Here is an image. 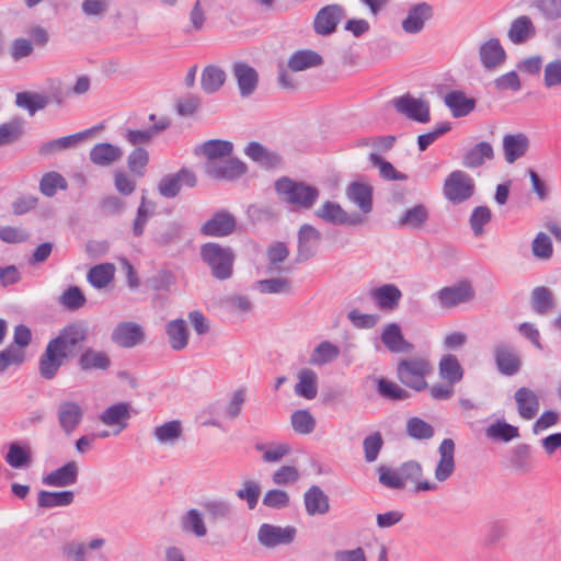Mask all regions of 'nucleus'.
<instances>
[{
    "label": "nucleus",
    "instance_id": "obj_2",
    "mask_svg": "<svg viewBox=\"0 0 561 561\" xmlns=\"http://www.w3.org/2000/svg\"><path fill=\"white\" fill-rule=\"evenodd\" d=\"M274 188L282 202L299 209L312 208L320 195V191L316 186L294 181L288 176L277 179Z\"/></svg>",
    "mask_w": 561,
    "mask_h": 561
},
{
    "label": "nucleus",
    "instance_id": "obj_14",
    "mask_svg": "<svg viewBox=\"0 0 561 561\" xmlns=\"http://www.w3.org/2000/svg\"><path fill=\"white\" fill-rule=\"evenodd\" d=\"M321 237V232L311 225L304 224L299 228L297 263L306 262L316 255Z\"/></svg>",
    "mask_w": 561,
    "mask_h": 561
},
{
    "label": "nucleus",
    "instance_id": "obj_7",
    "mask_svg": "<svg viewBox=\"0 0 561 561\" xmlns=\"http://www.w3.org/2000/svg\"><path fill=\"white\" fill-rule=\"evenodd\" d=\"M344 15L345 10L341 4L334 3L321 8L313 20L314 33L321 36L333 34Z\"/></svg>",
    "mask_w": 561,
    "mask_h": 561
},
{
    "label": "nucleus",
    "instance_id": "obj_58",
    "mask_svg": "<svg viewBox=\"0 0 561 561\" xmlns=\"http://www.w3.org/2000/svg\"><path fill=\"white\" fill-rule=\"evenodd\" d=\"M148 162L149 152L144 147L133 149L127 157V167L129 171L137 176L145 175Z\"/></svg>",
    "mask_w": 561,
    "mask_h": 561
},
{
    "label": "nucleus",
    "instance_id": "obj_9",
    "mask_svg": "<svg viewBox=\"0 0 561 561\" xmlns=\"http://www.w3.org/2000/svg\"><path fill=\"white\" fill-rule=\"evenodd\" d=\"M296 528L293 526H275L262 524L257 531V540L265 548H275L280 545H289L294 541Z\"/></svg>",
    "mask_w": 561,
    "mask_h": 561
},
{
    "label": "nucleus",
    "instance_id": "obj_46",
    "mask_svg": "<svg viewBox=\"0 0 561 561\" xmlns=\"http://www.w3.org/2000/svg\"><path fill=\"white\" fill-rule=\"evenodd\" d=\"M530 305L537 314H547L556 305L552 291L546 286L535 287L530 295Z\"/></svg>",
    "mask_w": 561,
    "mask_h": 561
},
{
    "label": "nucleus",
    "instance_id": "obj_41",
    "mask_svg": "<svg viewBox=\"0 0 561 561\" xmlns=\"http://www.w3.org/2000/svg\"><path fill=\"white\" fill-rule=\"evenodd\" d=\"M165 332L172 350L181 351L187 346L188 329L183 319L171 320L165 325Z\"/></svg>",
    "mask_w": 561,
    "mask_h": 561
},
{
    "label": "nucleus",
    "instance_id": "obj_13",
    "mask_svg": "<svg viewBox=\"0 0 561 561\" xmlns=\"http://www.w3.org/2000/svg\"><path fill=\"white\" fill-rule=\"evenodd\" d=\"M436 295L439 305L449 309L473 299L474 290L469 282L462 280L457 285L443 287Z\"/></svg>",
    "mask_w": 561,
    "mask_h": 561
},
{
    "label": "nucleus",
    "instance_id": "obj_21",
    "mask_svg": "<svg viewBox=\"0 0 561 561\" xmlns=\"http://www.w3.org/2000/svg\"><path fill=\"white\" fill-rule=\"evenodd\" d=\"M232 72L237 80L240 95L242 98L252 95L259 84L257 71L244 61H237L233 64Z\"/></svg>",
    "mask_w": 561,
    "mask_h": 561
},
{
    "label": "nucleus",
    "instance_id": "obj_64",
    "mask_svg": "<svg viewBox=\"0 0 561 561\" xmlns=\"http://www.w3.org/2000/svg\"><path fill=\"white\" fill-rule=\"evenodd\" d=\"M543 85L547 89L561 87V58H556L545 65Z\"/></svg>",
    "mask_w": 561,
    "mask_h": 561
},
{
    "label": "nucleus",
    "instance_id": "obj_60",
    "mask_svg": "<svg viewBox=\"0 0 561 561\" xmlns=\"http://www.w3.org/2000/svg\"><path fill=\"white\" fill-rule=\"evenodd\" d=\"M377 391L382 398L392 401H401L410 397L405 389L385 378L378 379Z\"/></svg>",
    "mask_w": 561,
    "mask_h": 561
},
{
    "label": "nucleus",
    "instance_id": "obj_48",
    "mask_svg": "<svg viewBox=\"0 0 561 561\" xmlns=\"http://www.w3.org/2000/svg\"><path fill=\"white\" fill-rule=\"evenodd\" d=\"M182 530L201 538L207 535V527L203 514L196 510H188L181 519Z\"/></svg>",
    "mask_w": 561,
    "mask_h": 561
},
{
    "label": "nucleus",
    "instance_id": "obj_42",
    "mask_svg": "<svg viewBox=\"0 0 561 561\" xmlns=\"http://www.w3.org/2000/svg\"><path fill=\"white\" fill-rule=\"evenodd\" d=\"M318 376L309 368H304L298 373V382L295 386V393L307 400H312L318 393Z\"/></svg>",
    "mask_w": 561,
    "mask_h": 561
},
{
    "label": "nucleus",
    "instance_id": "obj_18",
    "mask_svg": "<svg viewBox=\"0 0 561 561\" xmlns=\"http://www.w3.org/2000/svg\"><path fill=\"white\" fill-rule=\"evenodd\" d=\"M439 460L434 476L438 482L447 481L455 472V443L451 438H444L438 447Z\"/></svg>",
    "mask_w": 561,
    "mask_h": 561
},
{
    "label": "nucleus",
    "instance_id": "obj_25",
    "mask_svg": "<svg viewBox=\"0 0 561 561\" xmlns=\"http://www.w3.org/2000/svg\"><path fill=\"white\" fill-rule=\"evenodd\" d=\"M480 61L484 69L494 70L506 59V51L497 38H490L479 48Z\"/></svg>",
    "mask_w": 561,
    "mask_h": 561
},
{
    "label": "nucleus",
    "instance_id": "obj_35",
    "mask_svg": "<svg viewBox=\"0 0 561 561\" xmlns=\"http://www.w3.org/2000/svg\"><path fill=\"white\" fill-rule=\"evenodd\" d=\"M444 102L455 118L465 117L476 108V100L467 98L462 91L447 93Z\"/></svg>",
    "mask_w": 561,
    "mask_h": 561
},
{
    "label": "nucleus",
    "instance_id": "obj_22",
    "mask_svg": "<svg viewBox=\"0 0 561 561\" xmlns=\"http://www.w3.org/2000/svg\"><path fill=\"white\" fill-rule=\"evenodd\" d=\"M432 16L433 8L431 4L426 2L417 3L409 9L407 18L402 21V28L408 34H417Z\"/></svg>",
    "mask_w": 561,
    "mask_h": 561
},
{
    "label": "nucleus",
    "instance_id": "obj_37",
    "mask_svg": "<svg viewBox=\"0 0 561 561\" xmlns=\"http://www.w3.org/2000/svg\"><path fill=\"white\" fill-rule=\"evenodd\" d=\"M78 366L83 371L93 369L106 370L111 366V358L103 351H96L92 347H87L82 351L78 358Z\"/></svg>",
    "mask_w": 561,
    "mask_h": 561
},
{
    "label": "nucleus",
    "instance_id": "obj_50",
    "mask_svg": "<svg viewBox=\"0 0 561 561\" xmlns=\"http://www.w3.org/2000/svg\"><path fill=\"white\" fill-rule=\"evenodd\" d=\"M114 265L111 263L98 264L88 272L87 279L94 288L106 287L114 278Z\"/></svg>",
    "mask_w": 561,
    "mask_h": 561
},
{
    "label": "nucleus",
    "instance_id": "obj_3",
    "mask_svg": "<svg viewBox=\"0 0 561 561\" xmlns=\"http://www.w3.org/2000/svg\"><path fill=\"white\" fill-rule=\"evenodd\" d=\"M199 253L214 278L226 280L232 276L236 255L230 247L207 242L201 247Z\"/></svg>",
    "mask_w": 561,
    "mask_h": 561
},
{
    "label": "nucleus",
    "instance_id": "obj_45",
    "mask_svg": "<svg viewBox=\"0 0 561 561\" xmlns=\"http://www.w3.org/2000/svg\"><path fill=\"white\" fill-rule=\"evenodd\" d=\"M183 434L181 421L172 420L158 425L153 430L154 438L162 445H174Z\"/></svg>",
    "mask_w": 561,
    "mask_h": 561
},
{
    "label": "nucleus",
    "instance_id": "obj_20",
    "mask_svg": "<svg viewBox=\"0 0 561 561\" xmlns=\"http://www.w3.org/2000/svg\"><path fill=\"white\" fill-rule=\"evenodd\" d=\"M78 463L71 460L44 476L42 481L45 485L48 486L66 488L76 484L78 481Z\"/></svg>",
    "mask_w": 561,
    "mask_h": 561
},
{
    "label": "nucleus",
    "instance_id": "obj_23",
    "mask_svg": "<svg viewBox=\"0 0 561 561\" xmlns=\"http://www.w3.org/2000/svg\"><path fill=\"white\" fill-rule=\"evenodd\" d=\"M503 153L507 163H514L526 154L530 140L524 133L506 134L503 137Z\"/></svg>",
    "mask_w": 561,
    "mask_h": 561
},
{
    "label": "nucleus",
    "instance_id": "obj_11",
    "mask_svg": "<svg viewBox=\"0 0 561 561\" xmlns=\"http://www.w3.org/2000/svg\"><path fill=\"white\" fill-rule=\"evenodd\" d=\"M237 226L234 216L226 209L215 213L201 227V233L206 237H227L231 234Z\"/></svg>",
    "mask_w": 561,
    "mask_h": 561
},
{
    "label": "nucleus",
    "instance_id": "obj_49",
    "mask_svg": "<svg viewBox=\"0 0 561 561\" xmlns=\"http://www.w3.org/2000/svg\"><path fill=\"white\" fill-rule=\"evenodd\" d=\"M340 355V348L329 341H322L312 351L309 364L323 366L335 360Z\"/></svg>",
    "mask_w": 561,
    "mask_h": 561
},
{
    "label": "nucleus",
    "instance_id": "obj_54",
    "mask_svg": "<svg viewBox=\"0 0 561 561\" xmlns=\"http://www.w3.org/2000/svg\"><path fill=\"white\" fill-rule=\"evenodd\" d=\"M345 210L339 203L327 201L316 210V216L325 222L342 226Z\"/></svg>",
    "mask_w": 561,
    "mask_h": 561
},
{
    "label": "nucleus",
    "instance_id": "obj_1",
    "mask_svg": "<svg viewBox=\"0 0 561 561\" xmlns=\"http://www.w3.org/2000/svg\"><path fill=\"white\" fill-rule=\"evenodd\" d=\"M88 339V328L81 322H72L59 330L50 339L38 360L41 377L51 380L65 362L75 354L77 346Z\"/></svg>",
    "mask_w": 561,
    "mask_h": 561
},
{
    "label": "nucleus",
    "instance_id": "obj_44",
    "mask_svg": "<svg viewBox=\"0 0 561 561\" xmlns=\"http://www.w3.org/2000/svg\"><path fill=\"white\" fill-rule=\"evenodd\" d=\"M233 150L231 141L221 139H210L202 144L196 153L205 156L209 161L213 162L224 157H229Z\"/></svg>",
    "mask_w": 561,
    "mask_h": 561
},
{
    "label": "nucleus",
    "instance_id": "obj_28",
    "mask_svg": "<svg viewBox=\"0 0 561 561\" xmlns=\"http://www.w3.org/2000/svg\"><path fill=\"white\" fill-rule=\"evenodd\" d=\"M131 417V405L129 402H117L107 407L101 414L100 421L107 426L118 425L115 434L127 427L128 420Z\"/></svg>",
    "mask_w": 561,
    "mask_h": 561
},
{
    "label": "nucleus",
    "instance_id": "obj_63",
    "mask_svg": "<svg viewBox=\"0 0 561 561\" xmlns=\"http://www.w3.org/2000/svg\"><path fill=\"white\" fill-rule=\"evenodd\" d=\"M59 304L67 310L75 311L84 306L87 299L78 286H69L59 297Z\"/></svg>",
    "mask_w": 561,
    "mask_h": 561
},
{
    "label": "nucleus",
    "instance_id": "obj_47",
    "mask_svg": "<svg viewBox=\"0 0 561 561\" xmlns=\"http://www.w3.org/2000/svg\"><path fill=\"white\" fill-rule=\"evenodd\" d=\"M226 81L225 71L218 66H206L202 72L201 85L204 92L211 94L217 92Z\"/></svg>",
    "mask_w": 561,
    "mask_h": 561
},
{
    "label": "nucleus",
    "instance_id": "obj_43",
    "mask_svg": "<svg viewBox=\"0 0 561 561\" xmlns=\"http://www.w3.org/2000/svg\"><path fill=\"white\" fill-rule=\"evenodd\" d=\"M322 64L321 55L310 49L295 51L288 59V68L293 71H304Z\"/></svg>",
    "mask_w": 561,
    "mask_h": 561
},
{
    "label": "nucleus",
    "instance_id": "obj_19",
    "mask_svg": "<svg viewBox=\"0 0 561 561\" xmlns=\"http://www.w3.org/2000/svg\"><path fill=\"white\" fill-rule=\"evenodd\" d=\"M57 419L60 428L70 436L82 422L83 410L75 401H62L57 409Z\"/></svg>",
    "mask_w": 561,
    "mask_h": 561
},
{
    "label": "nucleus",
    "instance_id": "obj_53",
    "mask_svg": "<svg viewBox=\"0 0 561 561\" xmlns=\"http://www.w3.org/2000/svg\"><path fill=\"white\" fill-rule=\"evenodd\" d=\"M67 187L66 179L55 171L45 173L39 181V191L47 197H53L56 195L57 190H66Z\"/></svg>",
    "mask_w": 561,
    "mask_h": 561
},
{
    "label": "nucleus",
    "instance_id": "obj_30",
    "mask_svg": "<svg viewBox=\"0 0 561 561\" xmlns=\"http://www.w3.org/2000/svg\"><path fill=\"white\" fill-rule=\"evenodd\" d=\"M514 399L520 417L531 420L537 415L540 407L539 398L530 388H518Z\"/></svg>",
    "mask_w": 561,
    "mask_h": 561
},
{
    "label": "nucleus",
    "instance_id": "obj_8",
    "mask_svg": "<svg viewBox=\"0 0 561 561\" xmlns=\"http://www.w3.org/2000/svg\"><path fill=\"white\" fill-rule=\"evenodd\" d=\"M393 107L408 118L419 123H427L431 119L430 105L426 101L415 99L410 94L394 98L391 101Z\"/></svg>",
    "mask_w": 561,
    "mask_h": 561
},
{
    "label": "nucleus",
    "instance_id": "obj_61",
    "mask_svg": "<svg viewBox=\"0 0 561 561\" xmlns=\"http://www.w3.org/2000/svg\"><path fill=\"white\" fill-rule=\"evenodd\" d=\"M294 431L298 434H310L316 427V420L308 410H297L290 416Z\"/></svg>",
    "mask_w": 561,
    "mask_h": 561
},
{
    "label": "nucleus",
    "instance_id": "obj_24",
    "mask_svg": "<svg viewBox=\"0 0 561 561\" xmlns=\"http://www.w3.org/2000/svg\"><path fill=\"white\" fill-rule=\"evenodd\" d=\"M111 339L118 346L129 348L142 342L144 331L137 323L122 322L114 329Z\"/></svg>",
    "mask_w": 561,
    "mask_h": 561
},
{
    "label": "nucleus",
    "instance_id": "obj_36",
    "mask_svg": "<svg viewBox=\"0 0 561 561\" xmlns=\"http://www.w3.org/2000/svg\"><path fill=\"white\" fill-rule=\"evenodd\" d=\"M493 158L494 150L492 145L488 141H481L465 152L461 163L465 168L476 169Z\"/></svg>",
    "mask_w": 561,
    "mask_h": 561
},
{
    "label": "nucleus",
    "instance_id": "obj_56",
    "mask_svg": "<svg viewBox=\"0 0 561 561\" xmlns=\"http://www.w3.org/2000/svg\"><path fill=\"white\" fill-rule=\"evenodd\" d=\"M24 121L13 118L0 125V147L16 141L23 135Z\"/></svg>",
    "mask_w": 561,
    "mask_h": 561
},
{
    "label": "nucleus",
    "instance_id": "obj_12",
    "mask_svg": "<svg viewBox=\"0 0 561 561\" xmlns=\"http://www.w3.org/2000/svg\"><path fill=\"white\" fill-rule=\"evenodd\" d=\"M247 165L237 158L213 161L206 164V173L215 180L233 181L247 173Z\"/></svg>",
    "mask_w": 561,
    "mask_h": 561
},
{
    "label": "nucleus",
    "instance_id": "obj_33",
    "mask_svg": "<svg viewBox=\"0 0 561 561\" xmlns=\"http://www.w3.org/2000/svg\"><path fill=\"white\" fill-rule=\"evenodd\" d=\"M346 196L363 214H368L373 210V187L370 185L362 182H352L346 188Z\"/></svg>",
    "mask_w": 561,
    "mask_h": 561
},
{
    "label": "nucleus",
    "instance_id": "obj_39",
    "mask_svg": "<svg viewBox=\"0 0 561 561\" xmlns=\"http://www.w3.org/2000/svg\"><path fill=\"white\" fill-rule=\"evenodd\" d=\"M75 501V493L71 490L50 492L42 490L37 494V504L42 508L65 507Z\"/></svg>",
    "mask_w": 561,
    "mask_h": 561
},
{
    "label": "nucleus",
    "instance_id": "obj_10",
    "mask_svg": "<svg viewBox=\"0 0 561 561\" xmlns=\"http://www.w3.org/2000/svg\"><path fill=\"white\" fill-rule=\"evenodd\" d=\"M171 126V119L167 116H161L156 124H152L146 129L126 128L122 134L123 138L135 148L149 145L153 138L159 134L167 130Z\"/></svg>",
    "mask_w": 561,
    "mask_h": 561
},
{
    "label": "nucleus",
    "instance_id": "obj_16",
    "mask_svg": "<svg viewBox=\"0 0 561 561\" xmlns=\"http://www.w3.org/2000/svg\"><path fill=\"white\" fill-rule=\"evenodd\" d=\"M403 489L408 482L414 483L415 492L436 491L437 484L435 482L422 480L423 467L416 460H408L401 463L398 468Z\"/></svg>",
    "mask_w": 561,
    "mask_h": 561
},
{
    "label": "nucleus",
    "instance_id": "obj_62",
    "mask_svg": "<svg viewBox=\"0 0 561 561\" xmlns=\"http://www.w3.org/2000/svg\"><path fill=\"white\" fill-rule=\"evenodd\" d=\"M531 252L538 260H550L553 255V245L550 237L545 232H538L531 242Z\"/></svg>",
    "mask_w": 561,
    "mask_h": 561
},
{
    "label": "nucleus",
    "instance_id": "obj_40",
    "mask_svg": "<svg viewBox=\"0 0 561 561\" xmlns=\"http://www.w3.org/2000/svg\"><path fill=\"white\" fill-rule=\"evenodd\" d=\"M438 374L443 380L451 385H456L463 377V368L456 355L446 354L439 360Z\"/></svg>",
    "mask_w": 561,
    "mask_h": 561
},
{
    "label": "nucleus",
    "instance_id": "obj_34",
    "mask_svg": "<svg viewBox=\"0 0 561 561\" xmlns=\"http://www.w3.org/2000/svg\"><path fill=\"white\" fill-rule=\"evenodd\" d=\"M536 35V27L528 15H520L511 22L507 37L516 45L524 44Z\"/></svg>",
    "mask_w": 561,
    "mask_h": 561
},
{
    "label": "nucleus",
    "instance_id": "obj_26",
    "mask_svg": "<svg viewBox=\"0 0 561 561\" xmlns=\"http://www.w3.org/2000/svg\"><path fill=\"white\" fill-rule=\"evenodd\" d=\"M304 505L308 516H322L330 511V499L319 485L313 484L304 493Z\"/></svg>",
    "mask_w": 561,
    "mask_h": 561
},
{
    "label": "nucleus",
    "instance_id": "obj_29",
    "mask_svg": "<svg viewBox=\"0 0 561 561\" xmlns=\"http://www.w3.org/2000/svg\"><path fill=\"white\" fill-rule=\"evenodd\" d=\"M123 154L121 147L111 142H99L91 148L89 158L93 164L104 168L119 161Z\"/></svg>",
    "mask_w": 561,
    "mask_h": 561
},
{
    "label": "nucleus",
    "instance_id": "obj_31",
    "mask_svg": "<svg viewBox=\"0 0 561 561\" xmlns=\"http://www.w3.org/2000/svg\"><path fill=\"white\" fill-rule=\"evenodd\" d=\"M370 297L381 310H394L402 298V291L394 284H385L370 291Z\"/></svg>",
    "mask_w": 561,
    "mask_h": 561
},
{
    "label": "nucleus",
    "instance_id": "obj_52",
    "mask_svg": "<svg viewBox=\"0 0 561 561\" xmlns=\"http://www.w3.org/2000/svg\"><path fill=\"white\" fill-rule=\"evenodd\" d=\"M428 219V210L422 205H415L408 209L399 219V227H410L413 229L421 228Z\"/></svg>",
    "mask_w": 561,
    "mask_h": 561
},
{
    "label": "nucleus",
    "instance_id": "obj_17",
    "mask_svg": "<svg viewBox=\"0 0 561 561\" xmlns=\"http://www.w3.org/2000/svg\"><path fill=\"white\" fill-rule=\"evenodd\" d=\"M103 128V125L100 124L98 126H94L92 128L76 133L73 135L56 138L53 140H49L47 142H44L38 148V153L41 156H49L57 151L66 150L69 148L75 147L77 144L82 141L83 139L88 138L92 134H94L98 130H101Z\"/></svg>",
    "mask_w": 561,
    "mask_h": 561
},
{
    "label": "nucleus",
    "instance_id": "obj_32",
    "mask_svg": "<svg viewBox=\"0 0 561 561\" xmlns=\"http://www.w3.org/2000/svg\"><path fill=\"white\" fill-rule=\"evenodd\" d=\"M381 342L392 353H409L414 346L408 342L397 323H389L381 333Z\"/></svg>",
    "mask_w": 561,
    "mask_h": 561
},
{
    "label": "nucleus",
    "instance_id": "obj_27",
    "mask_svg": "<svg viewBox=\"0 0 561 561\" xmlns=\"http://www.w3.org/2000/svg\"><path fill=\"white\" fill-rule=\"evenodd\" d=\"M244 153L264 169H275L282 164V157L276 151L268 150L257 141L249 142Z\"/></svg>",
    "mask_w": 561,
    "mask_h": 561
},
{
    "label": "nucleus",
    "instance_id": "obj_6",
    "mask_svg": "<svg viewBox=\"0 0 561 561\" xmlns=\"http://www.w3.org/2000/svg\"><path fill=\"white\" fill-rule=\"evenodd\" d=\"M197 184L195 173L186 168H182L176 173L163 176L158 184V191L165 198L175 197L183 185L194 187Z\"/></svg>",
    "mask_w": 561,
    "mask_h": 561
},
{
    "label": "nucleus",
    "instance_id": "obj_15",
    "mask_svg": "<svg viewBox=\"0 0 561 561\" xmlns=\"http://www.w3.org/2000/svg\"><path fill=\"white\" fill-rule=\"evenodd\" d=\"M496 368L504 376L516 375L522 367V360L515 348L506 343H497L493 348Z\"/></svg>",
    "mask_w": 561,
    "mask_h": 561
},
{
    "label": "nucleus",
    "instance_id": "obj_59",
    "mask_svg": "<svg viewBox=\"0 0 561 561\" xmlns=\"http://www.w3.org/2000/svg\"><path fill=\"white\" fill-rule=\"evenodd\" d=\"M407 433L410 437L426 440L433 437V426L420 417H411L407 421Z\"/></svg>",
    "mask_w": 561,
    "mask_h": 561
},
{
    "label": "nucleus",
    "instance_id": "obj_5",
    "mask_svg": "<svg viewBox=\"0 0 561 561\" xmlns=\"http://www.w3.org/2000/svg\"><path fill=\"white\" fill-rule=\"evenodd\" d=\"M474 193V180L465 171L455 170L444 181L443 194L454 205L467 202Z\"/></svg>",
    "mask_w": 561,
    "mask_h": 561
},
{
    "label": "nucleus",
    "instance_id": "obj_57",
    "mask_svg": "<svg viewBox=\"0 0 561 561\" xmlns=\"http://www.w3.org/2000/svg\"><path fill=\"white\" fill-rule=\"evenodd\" d=\"M369 161L373 163V165L379 168L380 176L388 181H407L408 175L404 173H401L396 170V168L389 162L386 161L379 154L371 152L369 154Z\"/></svg>",
    "mask_w": 561,
    "mask_h": 561
},
{
    "label": "nucleus",
    "instance_id": "obj_55",
    "mask_svg": "<svg viewBox=\"0 0 561 561\" xmlns=\"http://www.w3.org/2000/svg\"><path fill=\"white\" fill-rule=\"evenodd\" d=\"M15 103L18 106L26 108L31 115L45 108L49 101L48 98L37 93L20 92L16 94Z\"/></svg>",
    "mask_w": 561,
    "mask_h": 561
},
{
    "label": "nucleus",
    "instance_id": "obj_38",
    "mask_svg": "<svg viewBox=\"0 0 561 561\" xmlns=\"http://www.w3.org/2000/svg\"><path fill=\"white\" fill-rule=\"evenodd\" d=\"M210 523L217 524L233 518V506L226 500H207L202 504Z\"/></svg>",
    "mask_w": 561,
    "mask_h": 561
},
{
    "label": "nucleus",
    "instance_id": "obj_51",
    "mask_svg": "<svg viewBox=\"0 0 561 561\" xmlns=\"http://www.w3.org/2000/svg\"><path fill=\"white\" fill-rule=\"evenodd\" d=\"M485 435L491 439L508 443L519 437V431L505 421H497L486 427Z\"/></svg>",
    "mask_w": 561,
    "mask_h": 561
},
{
    "label": "nucleus",
    "instance_id": "obj_4",
    "mask_svg": "<svg viewBox=\"0 0 561 561\" xmlns=\"http://www.w3.org/2000/svg\"><path fill=\"white\" fill-rule=\"evenodd\" d=\"M433 367L431 362L422 356H411L401 359L397 365V377L405 387L421 392L428 388L426 377Z\"/></svg>",
    "mask_w": 561,
    "mask_h": 561
}]
</instances>
